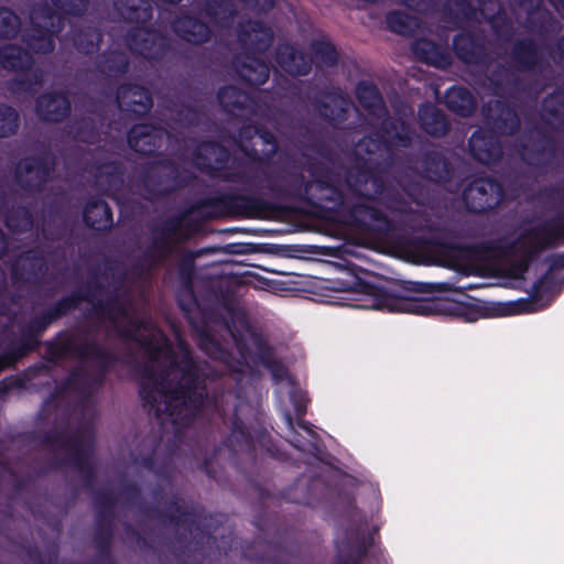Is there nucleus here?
<instances>
[{"instance_id": "nucleus-1", "label": "nucleus", "mask_w": 564, "mask_h": 564, "mask_svg": "<svg viewBox=\"0 0 564 564\" xmlns=\"http://www.w3.org/2000/svg\"><path fill=\"white\" fill-rule=\"evenodd\" d=\"M263 91L235 86L219 89L223 109L243 121L235 147L243 158H231L229 151L215 142L198 143L192 164L213 178L238 185L241 189L275 200L307 203L341 215L350 226L388 235L392 224L373 203L401 215V221L414 230L411 239H400V249L416 264L423 263V175L404 171L398 176L401 193L394 197L384 182L392 162L373 154H358L354 164L344 169L333 160H315L307 166L276 165L269 160L276 153L272 132L257 127L264 113L260 96Z\"/></svg>"}, {"instance_id": "nucleus-2", "label": "nucleus", "mask_w": 564, "mask_h": 564, "mask_svg": "<svg viewBox=\"0 0 564 564\" xmlns=\"http://www.w3.org/2000/svg\"><path fill=\"white\" fill-rule=\"evenodd\" d=\"M93 316L108 322L122 341H135L144 350L148 361L139 372L140 397L142 405L163 430L172 425L178 434L182 427L192 425L200 416L216 415L225 424L230 423L226 445L232 451L251 452L257 443H263L265 433H259L254 440L240 417L246 410L251 411L248 403L238 401L230 391L212 398L206 392L207 380L227 372H241L245 367L246 354L234 334L239 359L234 358L207 327L196 329L199 349L220 367L212 369L208 362L193 357L189 345L181 337L177 338L178 351H174L153 321L139 316L127 292L93 303Z\"/></svg>"}, {"instance_id": "nucleus-3", "label": "nucleus", "mask_w": 564, "mask_h": 564, "mask_svg": "<svg viewBox=\"0 0 564 564\" xmlns=\"http://www.w3.org/2000/svg\"><path fill=\"white\" fill-rule=\"evenodd\" d=\"M356 97L361 107L371 118V126L377 129L371 135H366L355 147L358 154H373L383 161L394 163L395 151L409 148L414 133L408 122L402 119L388 117V110L377 86L361 80L356 87Z\"/></svg>"}, {"instance_id": "nucleus-4", "label": "nucleus", "mask_w": 564, "mask_h": 564, "mask_svg": "<svg viewBox=\"0 0 564 564\" xmlns=\"http://www.w3.org/2000/svg\"><path fill=\"white\" fill-rule=\"evenodd\" d=\"M113 6L126 22L135 24L124 36V43L131 53L153 61L162 59L167 55L169 39L148 28L153 17L150 0H113Z\"/></svg>"}, {"instance_id": "nucleus-5", "label": "nucleus", "mask_w": 564, "mask_h": 564, "mask_svg": "<svg viewBox=\"0 0 564 564\" xmlns=\"http://www.w3.org/2000/svg\"><path fill=\"white\" fill-rule=\"evenodd\" d=\"M274 40L272 28L260 21L248 20L239 24L238 42L242 52L232 62L236 76L250 86L264 84L270 76V67L260 55L264 54Z\"/></svg>"}, {"instance_id": "nucleus-6", "label": "nucleus", "mask_w": 564, "mask_h": 564, "mask_svg": "<svg viewBox=\"0 0 564 564\" xmlns=\"http://www.w3.org/2000/svg\"><path fill=\"white\" fill-rule=\"evenodd\" d=\"M30 12L31 28L23 33L29 50L46 54L54 50V36L62 31L68 15L79 17L88 9V0H51Z\"/></svg>"}, {"instance_id": "nucleus-7", "label": "nucleus", "mask_w": 564, "mask_h": 564, "mask_svg": "<svg viewBox=\"0 0 564 564\" xmlns=\"http://www.w3.org/2000/svg\"><path fill=\"white\" fill-rule=\"evenodd\" d=\"M359 286L377 310L423 315V282H404L390 288L360 282Z\"/></svg>"}, {"instance_id": "nucleus-8", "label": "nucleus", "mask_w": 564, "mask_h": 564, "mask_svg": "<svg viewBox=\"0 0 564 564\" xmlns=\"http://www.w3.org/2000/svg\"><path fill=\"white\" fill-rule=\"evenodd\" d=\"M46 354L47 359L53 362L66 358L95 361L101 370L97 386L102 383L106 370L115 361L113 355L108 349L96 341H90L87 335L82 334L68 335L56 343H48Z\"/></svg>"}, {"instance_id": "nucleus-9", "label": "nucleus", "mask_w": 564, "mask_h": 564, "mask_svg": "<svg viewBox=\"0 0 564 564\" xmlns=\"http://www.w3.org/2000/svg\"><path fill=\"white\" fill-rule=\"evenodd\" d=\"M562 245H564V225L550 221L522 230L517 238L505 246V252L514 257L539 259L544 250Z\"/></svg>"}, {"instance_id": "nucleus-10", "label": "nucleus", "mask_w": 564, "mask_h": 564, "mask_svg": "<svg viewBox=\"0 0 564 564\" xmlns=\"http://www.w3.org/2000/svg\"><path fill=\"white\" fill-rule=\"evenodd\" d=\"M0 64L3 68L18 73L9 83L12 94L35 93L43 85L44 73L32 67L33 58L29 50L11 44L1 46Z\"/></svg>"}, {"instance_id": "nucleus-11", "label": "nucleus", "mask_w": 564, "mask_h": 564, "mask_svg": "<svg viewBox=\"0 0 564 564\" xmlns=\"http://www.w3.org/2000/svg\"><path fill=\"white\" fill-rule=\"evenodd\" d=\"M506 197L503 184L491 175L474 177L464 187L462 199L470 214L482 215L496 209Z\"/></svg>"}, {"instance_id": "nucleus-12", "label": "nucleus", "mask_w": 564, "mask_h": 564, "mask_svg": "<svg viewBox=\"0 0 564 564\" xmlns=\"http://www.w3.org/2000/svg\"><path fill=\"white\" fill-rule=\"evenodd\" d=\"M269 208L259 196L220 194L200 199L196 209H212L214 215H228L242 218H260Z\"/></svg>"}, {"instance_id": "nucleus-13", "label": "nucleus", "mask_w": 564, "mask_h": 564, "mask_svg": "<svg viewBox=\"0 0 564 564\" xmlns=\"http://www.w3.org/2000/svg\"><path fill=\"white\" fill-rule=\"evenodd\" d=\"M563 158L564 152L557 147L554 137L543 130H539L538 137L524 147L523 160L540 174L558 172Z\"/></svg>"}, {"instance_id": "nucleus-14", "label": "nucleus", "mask_w": 564, "mask_h": 564, "mask_svg": "<svg viewBox=\"0 0 564 564\" xmlns=\"http://www.w3.org/2000/svg\"><path fill=\"white\" fill-rule=\"evenodd\" d=\"M452 48L457 59L466 65L488 66L491 62L487 39L481 30L463 29L453 37Z\"/></svg>"}, {"instance_id": "nucleus-15", "label": "nucleus", "mask_w": 564, "mask_h": 564, "mask_svg": "<svg viewBox=\"0 0 564 564\" xmlns=\"http://www.w3.org/2000/svg\"><path fill=\"white\" fill-rule=\"evenodd\" d=\"M486 129L498 137H513L521 128L516 107L506 99L489 101L482 109Z\"/></svg>"}, {"instance_id": "nucleus-16", "label": "nucleus", "mask_w": 564, "mask_h": 564, "mask_svg": "<svg viewBox=\"0 0 564 564\" xmlns=\"http://www.w3.org/2000/svg\"><path fill=\"white\" fill-rule=\"evenodd\" d=\"M54 165V158L48 152L20 161L15 167L17 182L25 191L40 192L51 178Z\"/></svg>"}, {"instance_id": "nucleus-17", "label": "nucleus", "mask_w": 564, "mask_h": 564, "mask_svg": "<svg viewBox=\"0 0 564 564\" xmlns=\"http://www.w3.org/2000/svg\"><path fill=\"white\" fill-rule=\"evenodd\" d=\"M66 448L73 465L80 474L90 478L95 470V434L93 429L84 427L73 433L66 441Z\"/></svg>"}, {"instance_id": "nucleus-18", "label": "nucleus", "mask_w": 564, "mask_h": 564, "mask_svg": "<svg viewBox=\"0 0 564 564\" xmlns=\"http://www.w3.org/2000/svg\"><path fill=\"white\" fill-rule=\"evenodd\" d=\"M48 270L47 258L39 250L21 253L11 267V279L14 283H41Z\"/></svg>"}, {"instance_id": "nucleus-19", "label": "nucleus", "mask_w": 564, "mask_h": 564, "mask_svg": "<svg viewBox=\"0 0 564 564\" xmlns=\"http://www.w3.org/2000/svg\"><path fill=\"white\" fill-rule=\"evenodd\" d=\"M470 156L485 165L496 164L502 158V144L500 137L486 128L478 129L468 140Z\"/></svg>"}, {"instance_id": "nucleus-20", "label": "nucleus", "mask_w": 564, "mask_h": 564, "mask_svg": "<svg viewBox=\"0 0 564 564\" xmlns=\"http://www.w3.org/2000/svg\"><path fill=\"white\" fill-rule=\"evenodd\" d=\"M509 57L516 70L522 73L540 70L544 62L541 47L529 36L518 39L512 43Z\"/></svg>"}, {"instance_id": "nucleus-21", "label": "nucleus", "mask_w": 564, "mask_h": 564, "mask_svg": "<svg viewBox=\"0 0 564 564\" xmlns=\"http://www.w3.org/2000/svg\"><path fill=\"white\" fill-rule=\"evenodd\" d=\"M314 99L321 117L334 126L341 124L347 119V113L354 108L350 98L338 87L322 95L321 99L317 97Z\"/></svg>"}, {"instance_id": "nucleus-22", "label": "nucleus", "mask_w": 564, "mask_h": 564, "mask_svg": "<svg viewBox=\"0 0 564 564\" xmlns=\"http://www.w3.org/2000/svg\"><path fill=\"white\" fill-rule=\"evenodd\" d=\"M165 137L170 135L164 127L142 123L129 130L127 141L134 152L150 155L161 148Z\"/></svg>"}, {"instance_id": "nucleus-23", "label": "nucleus", "mask_w": 564, "mask_h": 564, "mask_svg": "<svg viewBox=\"0 0 564 564\" xmlns=\"http://www.w3.org/2000/svg\"><path fill=\"white\" fill-rule=\"evenodd\" d=\"M96 184L107 194L112 196L123 183V167L113 154L97 160L89 169Z\"/></svg>"}, {"instance_id": "nucleus-24", "label": "nucleus", "mask_w": 564, "mask_h": 564, "mask_svg": "<svg viewBox=\"0 0 564 564\" xmlns=\"http://www.w3.org/2000/svg\"><path fill=\"white\" fill-rule=\"evenodd\" d=\"M116 101L122 112L145 115L153 106L151 94L138 85H122L118 88Z\"/></svg>"}, {"instance_id": "nucleus-25", "label": "nucleus", "mask_w": 564, "mask_h": 564, "mask_svg": "<svg viewBox=\"0 0 564 564\" xmlns=\"http://www.w3.org/2000/svg\"><path fill=\"white\" fill-rule=\"evenodd\" d=\"M275 62L281 69L292 76L307 75L313 59L290 44H279L275 51Z\"/></svg>"}, {"instance_id": "nucleus-26", "label": "nucleus", "mask_w": 564, "mask_h": 564, "mask_svg": "<svg viewBox=\"0 0 564 564\" xmlns=\"http://www.w3.org/2000/svg\"><path fill=\"white\" fill-rule=\"evenodd\" d=\"M69 111L70 102L65 94H45L36 101V113L46 121H62Z\"/></svg>"}, {"instance_id": "nucleus-27", "label": "nucleus", "mask_w": 564, "mask_h": 564, "mask_svg": "<svg viewBox=\"0 0 564 564\" xmlns=\"http://www.w3.org/2000/svg\"><path fill=\"white\" fill-rule=\"evenodd\" d=\"M444 104L451 112L462 118L473 116L477 109L476 98L468 88L462 86L448 88L444 96Z\"/></svg>"}, {"instance_id": "nucleus-28", "label": "nucleus", "mask_w": 564, "mask_h": 564, "mask_svg": "<svg viewBox=\"0 0 564 564\" xmlns=\"http://www.w3.org/2000/svg\"><path fill=\"white\" fill-rule=\"evenodd\" d=\"M442 13L452 29H463L465 23L476 19L477 8L471 0H445Z\"/></svg>"}, {"instance_id": "nucleus-29", "label": "nucleus", "mask_w": 564, "mask_h": 564, "mask_svg": "<svg viewBox=\"0 0 564 564\" xmlns=\"http://www.w3.org/2000/svg\"><path fill=\"white\" fill-rule=\"evenodd\" d=\"M172 28L181 39L193 44L207 42L212 34L208 25L188 15L177 18Z\"/></svg>"}, {"instance_id": "nucleus-30", "label": "nucleus", "mask_w": 564, "mask_h": 564, "mask_svg": "<svg viewBox=\"0 0 564 564\" xmlns=\"http://www.w3.org/2000/svg\"><path fill=\"white\" fill-rule=\"evenodd\" d=\"M488 80L492 86L494 95L499 97L511 95L520 90L521 86L520 76L503 64H498L494 67L488 76Z\"/></svg>"}, {"instance_id": "nucleus-31", "label": "nucleus", "mask_w": 564, "mask_h": 564, "mask_svg": "<svg viewBox=\"0 0 564 564\" xmlns=\"http://www.w3.org/2000/svg\"><path fill=\"white\" fill-rule=\"evenodd\" d=\"M453 164L442 154L425 149V181L445 184L454 177Z\"/></svg>"}, {"instance_id": "nucleus-32", "label": "nucleus", "mask_w": 564, "mask_h": 564, "mask_svg": "<svg viewBox=\"0 0 564 564\" xmlns=\"http://www.w3.org/2000/svg\"><path fill=\"white\" fill-rule=\"evenodd\" d=\"M542 119L554 131L564 132V91L555 90L542 101Z\"/></svg>"}, {"instance_id": "nucleus-33", "label": "nucleus", "mask_w": 564, "mask_h": 564, "mask_svg": "<svg viewBox=\"0 0 564 564\" xmlns=\"http://www.w3.org/2000/svg\"><path fill=\"white\" fill-rule=\"evenodd\" d=\"M84 221L91 229L105 230L112 225V212L104 199L91 198L84 209Z\"/></svg>"}, {"instance_id": "nucleus-34", "label": "nucleus", "mask_w": 564, "mask_h": 564, "mask_svg": "<svg viewBox=\"0 0 564 564\" xmlns=\"http://www.w3.org/2000/svg\"><path fill=\"white\" fill-rule=\"evenodd\" d=\"M311 51L314 62L318 67H333L338 62L336 47L325 35H321L312 41Z\"/></svg>"}, {"instance_id": "nucleus-35", "label": "nucleus", "mask_w": 564, "mask_h": 564, "mask_svg": "<svg viewBox=\"0 0 564 564\" xmlns=\"http://www.w3.org/2000/svg\"><path fill=\"white\" fill-rule=\"evenodd\" d=\"M388 28L398 34L411 36L421 28V19L401 11H392L387 14Z\"/></svg>"}, {"instance_id": "nucleus-36", "label": "nucleus", "mask_w": 564, "mask_h": 564, "mask_svg": "<svg viewBox=\"0 0 564 564\" xmlns=\"http://www.w3.org/2000/svg\"><path fill=\"white\" fill-rule=\"evenodd\" d=\"M176 243L177 242L173 239L156 231L153 237L152 245L145 253V256L150 258L151 265L164 263L173 253Z\"/></svg>"}, {"instance_id": "nucleus-37", "label": "nucleus", "mask_w": 564, "mask_h": 564, "mask_svg": "<svg viewBox=\"0 0 564 564\" xmlns=\"http://www.w3.org/2000/svg\"><path fill=\"white\" fill-rule=\"evenodd\" d=\"M204 11L212 21L219 23L231 21L237 13L232 0H206Z\"/></svg>"}, {"instance_id": "nucleus-38", "label": "nucleus", "mask_w": 564, "mask_h": 564, "mask_svg": "<svg viewBox=\"0 0 564 564\" xmlns=\"http://www.w3.org/2000/svg\"><path fill=\"white\" fill-rule=\"evenodd\" d=\"M100 72L109 77L124 74L129 67V61L124 53L110 50L102 55L98 63Z\"/></svg>"}, {"instance_id": "nucleus-39", "label": "nucleus", "mask_w": 564, "mask_h": 564, "mask_svg": "<svg viewBox=\"0 0 564 564\" xmlns=\"http://www.w3.org/2000/svg\"><path fill=\"white\" fill-rule=\"evenodd\" d=\"M74 46L84 54H91L99 48L101 42V33L91 26L82 29L73 34Z\"/></svg>"}, {"instance_id": "nucleus-40", "label": "nucleus", "mask_w": 564, "mask_h": 564, "mask_svg": "<svg viewBox=\"0 0 564 564\" xmlns=\"http://www.w3.org/2000/svg\"><path fill=\"white\" fill-rule=\"evenodd\" d=\"M425 134L434 137H443L449 131V123L446 117L433 106L425 101Z\"/></svg>"}, {"instance_id": "nucleus-41", "label": "nucleus", "mask_w": 564, "mask_h": 564, "mask_svg": "<svg viewBox=\"0 0 564 564\" xmlns=\"http://www.w3.org/2000/svg\"><path fill=\"white\" fill-rule=\"evenodd\" d=\"M115 503V500L112 497H108L106 501V506L104 510L99 511L98 518H97V524H98V531H97V543L100 546H108L111 540L112 535V528H111V508Z\"/></svg>"}, {"instance_id": "nucleus-42", "label": "nucleus", "mask_w": 564, "mask_h": 564, "mask_svg": "<svg viewBox=\"0 0 564 564\" xmlns=\"http://www.w3.org/2000/svg\"><path fill=\"white\" fill-rule=\"evenodd\" d=\"M531 303L527 299H520L508 303H489L486 306L487 316L500 317L530 312Z\"/></svg>"}, {"instance_id": "nucleus-43", "label": "nucleus", "mask_w": 564, "mask_h": 564, "mask_svg": "<svg viewBox=\"0 0 564 564\" xmlns=\"http://www.w3.org/2000/svg\"><path fill=\"white\" fill-rule=\"evenodd\" d=\"M4 224L12 232H26L33 227V217L26 207H18L4 215Z\"/></svg>"}, {"instance_id": "nucleus-44", "label": "nucleus", "mask_w": 564, "mask_h": 564, "mask_svg": "<svg viewBox=\"0 0 564 564\" xmlns=\"http://www.w3.org/2000/svg\"><path fill=\"white\" fill-rule=\"evenodd\" d=\"M158 231L176 242H183L191 236L189 229L184 226V218L182 216L167 218Z\"/></svg>"}, {"instance_id": "nucleus-45", "label": "nucleus", "mask_w": 564, "mask_h": 564, "mask_svg": "<svg viewBox=\"0 0 564 564\" xmlns=\"http://www.w3.org/2000/svg\"><path fill=\"white\" fill-rule=\"evenodd\" d=\"M261 362L271 372L274 382H292V377L286 366L281 360L273 358L270 351H263Z\"/></svg>"}, {"instance_id": "nucleus-46", "label": "nucleus", "mask_w": 564, "mask_h": 564, "mask_svg": "<svg viewBox=\"0 0 564 564\" xmlns=\"http://www.w3.org/2000/svg\"><path fill=\"white\" fill-rule=\"evenodd\" d=\"M20 26L19 17L12 10L0 7V40L15 36Z\"/></svg>"}, {"instance_id": "nucleus-47", "label": "nucleus", "mask_w": 564, "mask_h": 564, "mask_svg": "<svg viewBox=\"0 0 564 564\" xmlns=\"http://www.w3.org/2000/svg\"><path fill=\"white\" fill-rule=\"evenodd\" d=\"M18 128V112L12 107L0 104V138L14 134Z\"/></svg>"}, {"instance_id": "nucleus-48", "label": "nucleus", "mask_w": 564, "mask_h": 564, "mask_svg": "<svg viewBox=\"0 0 564 564\" xmlns=\"http://www.w3.org/2000/svg\"><path fill=\"white\" fill-rule=\"evenodd\" d=\"M83 300H88L85 295L80 293H74L69 296H65L59 300L56 304H54L48 311H46L51 317L55 321L69 311L76 308Z\"/></svg>"}, {"instance_id": "nucleus-49", "label": "nucleus", "mask_w": 564, "mask_h": 564, "mask_svg": "<svg viewBox=\"0 0 564 564\" xmlns=\"http://www.w3.org/2000/svg\"><path fill=\"white\" fill-rule=\"evenodd\" d=\"M554 286V279L550 271L543 273L532 285L530 297L533 302H539L547 296Z\"/></svg>"}, {"instance_id": "nucleus-50", "label": "nucleus", "mask_w": 564, "mask_h": 564, "mask_svg": "<svg viewBox=\"0 0 564 564\" xmlns=\"http://www.w3.org/2000/svg\"><path fill=\"white\" fill-rule=\"evenodd\" d=\"M528 21L531 29L538 33H546L555 23L554 17L549 10H543L536 13L530 12Z\"/></svg>"}, {"instance_id": "nucleus-51", "label": "nucleus", "mask_w": 564, "mask_h": 564, "mask_svg": "<svg viewBox=\"0 0 564 564\" xmlns=\"http://www.w3.org/2000/svg\"><path fill=\"white\" fill-rule=\"evenodd\" d=\"M194 269H195V263H194L193 256L184 258L178 265V273H180L182 281L185 284L186 294L188 295L191 301L195 302V295H194V291H193Z\"/></svg>"}, {"instance_id": "nucleus-52", "label": "nucleus", "mask_w": 564, "mask_h": 564, "mask_svg": "<svg viewBox=\"0 0 564 564\" xmlns=\"http://www.w3.org/2000/svg\"><path fill=\"white\" fill-rule=\"evenodd\" d=\"M39 347V343L32 340H23L18 347L10 351L4 352L7 360L11 368L15 367L17 362L26 357L31 351Z\"/></svg>"}, {"instance_id": "nucleus-53", "label": "nucleus", "mask_w": 564, "mask_h": 564, "mask_svg": "<svg viewBox=\"0 0 564 564\" xmlns=\"http://www.w3.org/2000/svg\"><path fill=\"white\" fill-rule=\"evenodd\" d=\"M491 29L498 39L508 42L514 34L512 22L508 18H498L491 22Z\"/></svg>"}, {"instance_id": "nucleus-54", "label": "nucleus", "mask_w": 564, "mask_h": 564, "mask_svg": "<svg viewBox=\"0 0 564 564\" xmlns=\"http://www.w3.org/2000/svg\"><path fill=\"white\" fill-rule=\"evenodd\" d=\"M242 6L254 14H265L275 6V0H240Z\"/></svg>"}, {"instance_id": "nucleus-55", "label": "nucleus", "mask_w": 564, "mask_h": 564, "mask_svg": "<svg viewBox=\"0 0 564 564\" xmlns=\"http://www.w3.org/2000/svg\"><path fill=\"white\" fill-rule=\"evenodd\" d=\"M429 46H434V43L425 36V64L438 67H446L451 64V57L445 52H437L438 59L434 61L431 51L427 48Z\"/></svg>"}, {"instance_id": "nucleus-56", "label": "nucleus", "mask_w": 564, "mask_h": 564, "mask_svg": "<svg viewBox=\"0 0 564 564\" xmlns=\"http://www.w3.org/2000/svg\"><path fill=\"white\" fill-rule=\"evenodd\" d=\"M289 86L288 87H280L275 94L279 95L280 97H301L302 95V85H303V82L302 80H296V82H293V83H289V80H285Z\"/></svg>"}, {"instance_id": "nucleus-57", "label": "nucleus", "mask_w": 564, "mask_h": 564, "mask_svg": "<svg viewBox=\"0 0 564 564\" xmlns=\"http://www.w3.org/2000/svg\"><path fill=\"white\" fill-rule=\"evenodd\" d=\"M538 259H531L529 257H518V260L513 264V269L519 275L527 273L533 262Z\"/></svg>"}, {"instance_id": "nucleus-58", "label": "nucleus", "mask_w": 564, "mask_h": 564, "mask_svg": "<svg viewBox=\"0 0 564 564\" xmlns=\"http://www.w3.org/2000/svg\"><path fill=\"white\" fill-rule=\"evenodd\" d=\"M546 261L550 263L547 271L552 275L553 271L564 269V252L552 254L546 258Z\"/></svg>"}, {"instance_id": "nucleus-59", "label": "nucleus", "mask_w": 564, "mask_h": 564, "mask_svg": "<svg viewBox=\"0 0 564 564\" xmlns=\"http://www.w3.org/2000/svg\"><path fill=\"white\" fill-rule=\"evenodd\" d=\"M53 321L54 319L51 317V315L45 312L42 315L34 317L31 323L35 328H37V332L42 334Z\"/></svg>"}, {"instance_id": "nucleus-60", "label": "nucleus", "mask_w": 564, "mask_h": 564, "mask_svg": "<svg viewBox=\"0 0 564 564\" xmlns=\"http://www.w3.org/2000/svg\"><path fill=\"white\" fill-rule=\"evenodd\" d=\"M21 335L23 340H32L40 344L39 337L41 333L37 332V328H35L31 322L21 329Z\"/></svg>"}, {"instance_id": "nucleus-61", "label": "nucleus", "mask_w": 564, "mask_h": 564, "mask_svg": "<svg viewBox=\"0 0 564 564\" xmlns=\"http://www.w3.org/2000/svg\"><path fill=\"white\" fill-rule=\"evenodd\" d=\"M174 506L175 511L171 513V520L174 521L177 525L186 523L191 514L184 511L183 507L178 506L177 502H175Z\"/></svg>"}, {"instance_id": "nucleus-62", "label": "nucleus", "mask_w": 564, "mask_h": 564, "mask_svg": "<svg viewBox=\"0 0 564 564\" xmlns=\"http://www.w3.org/2000/svg\"><path fill=\"white\" fill-rule=\"evenodd\" d=\"M444 303L425 297V316L443 312Z\"/></svg>"}, {"instance_id": "nucleus-63", "label": "nucleus", "mask_w": 564, "mask_h": 564, "mask_svg": "<svg viewBox=\"0 0 564 564\" xmlns=\"http://www.w3.org/2000/svg\"><path fill=\"white\" fill-rule=\"evenodd\" d=\"M293 399V402H294V408H295V412L299 416H302L305 414V411H306V403H305V400H304V395L302 393H300L299 395L297 394H294L292 397Z\"/></svg>"}, {"instance_id": "nucleus-64", "label": "nucleus", "mask_w": 564, "mask_h": 564, "mask_svg": "<svg viewBox=\"0 0 564 564\" xmlns=\"http://www.w3.org/2000/svg\"><path fill=\"white\" fill-rule=\"evenodd\" d=\"M402 3L408 8L417 13H421V7L423 6V0H401Z\"/></svg>"}]
</instances>
